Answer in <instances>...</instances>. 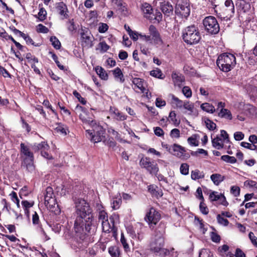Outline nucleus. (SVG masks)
Instances as JSON below:
<instances>
[{"mask_svg": "<svg viewBox=\"0 0 257 257\" xmlns=\"http://www.w3.org/2000/svg\"><path fill=\"white\" fill-rule=\"evenodd\" d=\"M191 178L193 180L203 179L204 178V173L202 171L196 169L191 171Z\"/></svg>", "mask_w": 257, "mask_h": 257, "instance_id": "nucleus-33", "label": "nucleus"}, {"mask_svg": "<svg viewBox=\"0 0 257 257\" xmlns=\"http://www.w3.org/2000/svg\"><path fill=\"white\" fill-rule=\"evenodd\" d=\"M172 77L175 83H181L184 80V77L182 75H179L175 72L172 73Z\"/></svg>", "mask_w": 257, "mask_h": 257, "instance_id": "nucleus-51", "label": "nucleus"}, {"mask_svg": "<svg viewBox=\"0 0 257 257\" xmlns=\"http://www.w3.org/2000/svg\"><path fill=\"white\" fill-rule=\"evenodd\" d=\"M199 209L203 214L207 215L209 213V209L206 204L204 203V201H201L200 203Z\"/></svg>", "mask_w": 257, "mask_h": 257, "instance_id": "nucleus-53", "label": "nucleus"}, {"mask_svg": "<svg viewBox=\"0 0 257 257\" xmlns=\"http://www.w3.org/2000/svg\"><path fill=\"white\" fill-rule=\"evenodd\" d=\"M148 191L153 196L157 198L161 197L163 195L162 190L160 189H159L157 186L153 185L148 186Z\"/></svg>", "mask_w": 257, "mask_h": 257, "instance_id": "nucleus-22", "label": "nucleus"}, {"mask_svg": "<svg viewBox=\"0 0 257 257\" xmlns=\"http://www.w3.org/2000/svg\"><path fill=\"white\" fill-rule=\"evenodd\" d=\"M50 41L51 42L52 45L55 49L57 50L60 49L61 46V43L56 36L51 37Z\"/></svg>", "mask_w": 257, "mask_h": 257, "instance_id": "nucleus-37", "label": "nucleus"}, {"mask_svg": "<svg viewBox=\"0 0 257 257\" xmlns=\"http://www.w3.org/2000/svg\"><path fill=\"white\" fill-rule=\"evenodd\" d=\"M49 54L51 55L53 60L55 61L58 67L60 70H63L64 69V66L60 64V62L58 61L57 56L53 52L51 51L49 52Z\"/></svg>", "mask_w": 257, "mask_h": 257, "instance_id": "nucleus-50", "label": "nucleus"}, {"mask_svg": "<svg viewBox=\"0 0 257 257\" xmlns=\"http://www.w3.org/2000/svg\"><path fill=\"white\" fill-rule=\"evenodd\" d=\"M189 165L187 163H183L180 167V171L181 174L187 175L189 174Z\"/></svg>", "mask_w": 257, "mask_h": 257, "instance_id": "nucleus-44", "label": "nucleus"}, {"mask_svg": "<svg viewBox=\"0 0 257 257\" xmlns=\"http://www.w3.org/2000/svg\"><path fill=\"white\" fill-rule=\"evenodd\" d=\"M248 237L252 244L257 247V237L254 235L252 232H250L248 234Z\"/></svg>", "mask_w": 257, "mask_h": 257, "instance_id": "nucleus-64", "label": "nucleus"}, {"mask_svg": "<svg viewBox=\"0 0 257 257\" xmlns=\"http://www.w3.org/2000/svg\"><path fill=\"white\" fill-rule=\"evenodd\" d=\"M221 159L228 163L234 164L236 162V159L234 157L228 155H223L221 157Z\"/></svg>", "mask_w": 257, "mask_h": 257, "instance_id": "nucleus-43", "label": "nucleus"}, {"mask_svg": "<svg viewBox=\"0 0 257 257\" xmlns=\"http://www.w3.org/2000/svg\"><path fill=\"white\" fill-rule=\"evenodd\" d=\"M244 185L249 188H255L257 189V182L253 180H246L244 182Z\"/></svg>", "mask_w": 257, "mask_h": 257, "instance_id": "nucleus-63", "label": "nucleus"}, {"mask_svg": "<svg viewBox=\"0 0 257 257\" xmlns=\"http://www.w3.org/2000/svg\"><path fill=\"white\" fill-rule=\"evenodd\" d=\"M93 127H94L93 130H88L86 131L87 135L93 143H96L101 142L104 138L105 129L96 123Z\"/></svg>", "mask_w": 257, "mask_h": 257, "instance_id": "nucleus-8", "label": "nucleus"}, {"mask_svg": "<svg viewBox=\"0 0 257 257\" xmlns=\"http://www.w3.org/2000/svg\"><path fill=\"white\" fill-rule=\"evenodd\" d=\"M191 9L188 0H178L175 10L176 16L187 19L190 14Z\"/></svg>", "mask_w": 257, "mask_h": 257, "instance_id": "nucleus-6", "label": "nucleus"}, {"mask_svg": "<svg viewBox=\"0 0 257 257\" xmlns=\"http://www.w3.org/2000/svg\"><path fill=\"white\" fill-rule=\"evenodd\" d=\"M186 152L185 148L174 144L172 145L170 153L182 160H187L190 157V155Z\"/></svg>", "mask_w": 257, "mask_h": 257, "instance_id": "nucleus-14", "label": "nucleus"}, {"mask_svg": "<svg viewBox=\"0 0 257 257\" xmlns=\"http://www.w3.org/2000/svg\"><path fill=\"white\" fill-rule=\"evenodd\" d=\"M98 45L101 53L106 52L110 48L109 46L105 41L100 42Z\"/></svg>", "mask_w": 257, "mask_h": 257, "instance_id": "nucleus-56", "label": "nucleus"}, {"mask_svg": "<svg viewBox=\"0 0 257 257\" xmlns=\"http://www.w3.org/2000/svg\"><path fill=\"white\" fill-rule=\"evenodd\" d=\"M108 29V26L105 23H100L99 24L98 31L100 33H104Z\"/></svg>", "mask_w": 257, "mask_h": 257, "instance_id": "nucleus-60", "label": "nucleus"}, {"mask_svg": "<svg viewBox=\"0 0 257 257\" xmlns=\"http://www.w3.org/2000/svg\"><path fill=\"white\" fill-rule=\"evenodd\" d=\"M75 110L77 112L80 113L79 114V118L84 123L88 124L91 126L96 124V121L94 119V115L92 113H88L85 107L77 105L75 107Z\"/></svg>", "mask_w": 257, "mask_h": 257, "instance_id": "nucleus-10", "label": "nucleus"}, {"mask_svg": "<svg viewBox=\"0 0 257 257\" xmlns=\"http://www.w3.org/2000/svg\"><path fill=\"white\" fill-rule=\"evenodd\" d=\"M147 18L151 21H156L158 22H159L162 20V15L161 12L157 10H155V11H153L151 15L147 16Z\"/></svg>", "mask_w": 257, "mask_h": 257, "instance_id": "nucleus-30", "label": "nucleus"}, {"mask_svg": "<svg viewBox=\"0 0 257 257\" xmlns=\"http://www.w3.org/2000/svg\"><path fill=\"white\" fill-rule=\"evenodd\" d=\"M211 240L213 242L218 243L220 241V236L215 232H211L210 234Z\"/></svg>", "mask_w": 257, "mask_h": 257, "instance_id": "nucleus-62", "label": "nucleus"}, {"mask_svg": "<svg viewBox=\"0 0 257 257\" xmlns=\"http://www.w3.org/2000/svg\"><path fill=\"white\" fill-rule=\"evenodd\" d=\"M147 170L150 172V174L157 175V173L159 171V168L157 164L152 162L151 163V165H150L149 168H148Z\"/></svg>", "mask_w": 257, "mask_h": 257, "instance_id": "nucleus-42", "label": "nucleus"}, {"mask_svg": "<svg viewBox=\"0 0 257 257\" xmlns=\"http://www.w3.org/2000/svg\"><path fill=\"white\" fill-rule=\"evenodd\" d=\"M135 86L138 88L140 91L144 93L146 91V88L144 86V81L140 78H134L132 81Z\"/></svg>", "mask_w": 257, "mask_h": 257, "instance_id": "nucleus-29", "label": "nucleus"}, {"mask_svg": "<svg viewBox=\"0 0 257 257\" xmlns=\"http://www.w3.org/2000/svg\"><path fill=\"white\" fill-rule=\"evenodd\" d=\"M26 58L30 63H38V59L35 56L32 55L31 53H28L26 54Z\"/></svg>", "mask_w": 257, "mask_h": 257, "instance_id": "nucleus-57", "label": "nucleus"}, {"mask_svg": "<svg viewBox=\"0 0 257 257\" xmlns=\"http://www.w3.org/2000/svg\"><path fill=\"white\" fill-rule=\"evenodd\" d=\"M218 115L221 118H224L229 120H231L232 118L230 111L226 108L220 109L218 113Z\"/></svg>", "mask_w": 257, "mask_h": 257, "instance_id": "nucleus-35", "label": "nucleus"}, {"mask_svg": "<svg viewBox=\"0 0 257 257\" xmlns=\"http://www.w3.org/2000/svg\"><path fill=\"white\" fill-rule=\"evenodd\" d=\"M166 228V224L165 222L163 221L160 222L155 230V237H164L163 236L165 233Z\"/></svg>", "mask_w": 257, "mask_h": 257, "instance_id": "nucleus-20", "label": "nucleus"}, {"mask_svg": "<svg viewBox=\"0 0 257 257\" xmlns=\"http://www.w3.org/2000/svg\"><path fill=\"white\" fill-rule=\"evenodd\" d=\"M109 113L113 118L117 121H123L127 118V115L114 107H110Z\"/></svg>", "mask_w": 257, "mask_h": 257, "instance_id": "nucleus-17", "label": "nucleus"}, {"mask_svg": "<svg viewBox=\"0 0 257 257\" xmlns=\"http://www.w3.org/2000/svg\"><path fill=\"white\" fill-rule=\"evenodd\" d=\"M236 5L240 11L244 13L248 11L250 9L249 4L244 0H238Z\"/></svg>", "mask_w": 257, "mask_h": 257, "instance_id": "nucleus-27", "label": "nucleus"}, {"mask_svg": "<svg viewBox=\"0 0 257 257\" xmlns=\"http://www.w3.org/2000/svg\"><path fill=\"white\" fill-rule=\"evenodd\" d=\"M111 71L116 81H119L120 83L124 82L125 79L120 68L117 67Z\"/></svg>", "mask_w": 257, "mask_h": 257, "instance_id": "nucleus-23", "label": "nucleus"}, {"mask_svg": "<svg viewBox=\"0 0 257 257\" xmlns=\"http://www.w3.org/2000/svg\"><path fill=\"white\" fill-rule=\"evenodd\" d=\"M165 241L164 237H155L150 244V250L161 256H166L169 253V249L165 248Z\"/></svg>", "mask_w": 257, "mask_h": 257, "instance_id": "nucleus-5", "label": "nucleus"}, {"mask_svg": "<svg viewBox=\"0 0 257 257\" xmlns=\"http://www.w3.org/2000/svg\"><path fill=\"white\" fill-rule=\"evenodd\" d=\"M184 42L188 45L197 44L201 39V35L198 27L191 25L185 28L182 32Z\"/></svg>", "mask_w": 257, "mask_h": 257, "instance_id": "nucleus-2", "label": "nucleus"}, {"mask_svg": "<svg viewBox=\"0 0 257 257\" xmlns=\"http://www.w3.org/2000/svg\"><path fill=\"white\" fill-rule=\"evenodd\" d=\"M205 30L211 35L217 34L220 30L219 24L216 19L212 16L205 17L203 20Z\"/></svg>", "mask_w": 257, "mask_h": 257, "instance_id": "nucleus-7", "label": "nucleus"}, {"mask_svg": "<svg viewBox=\"0 0 257 257\" xmlns=\"http://www.w3.org/2000/svg\"><path fill=\"white\" fill-rule=\"evenodd\" d=\"M21 37L25 40L28 45L31 44L36 47L39 46V44H35L32 39L28 35L24 33Z\"/></svg>", "mask_w": 257, "mask_h": 257, "instance_id": "nucleus-48", "label": "nucleus"}, {"mask_svg": "<svg viewBox=\"0 0 257 257\" xmlns=\"http://www.w3.org/2000/svg\"><path fill=\"white\" fill-rule=\"evenodd\" d=\"M216 64L221 71L227 72L235 66L236 58L232 54L224 53L218 56Z\"/></svg>", "mask_w": 257, "mask_h": 257, "instance_id": "nucleus-3", "label": "nucleus"}, {"mask_svg": "<svg viewBox=\"0 0 257 257\" xmlns=\"http://www.w3.org/2000/svg\"><path fill=\"white\" fill-rule=\"evenodd\" d=\"M160 213L154 207H151L147 212L145 216V220L148 223L150 228L154 229L155 225L161 219Z\"/></svg>", "mask_w": 257, "mask_h": 257, "instance_id": "nucleus-9", "label": "nucleus"}, {"mask_svg": "<svg viewBox=\"0 0 257 257\" xmlns=\"http://www.w3.org/2000/svg\"><path fill=\"white\" fill-rule=\"evenodd\" d=\"M108 252L111 257H118L119 255V250L117 246L109 247Z\"/></svg>", "mask_w": 257, "mask_h": 257, "instance_id": "nucleus-39", "label": "nucleus"}, {"mask_svg": "<svg viewBox=\"0 0 257 257\" xmlns=\"http://www.w3.org/2000/svg\"><path fill=\"white\" fill-rule=\"evenodd\" d=\"M21 152L27 158L24 160V163L26 164V167L29 171H32L34 170L33 165L34 155L32 152L30 150L29 147L26 146L24 143L21 144Z\"/></svg>", "mask_w": 257, "mask_h": 257, "instance_id": "nucleus-11", "label": "nucleus"}, {"mask_svg": "<svg viewBox=\"0 0 257 257\" xmlns=\"http://www.w3.org/2000/svg\"><path fill=\"white\" fill-rule=\"evenodd\" d=\"M217 220L219 224L225 226H227L229 224L228 220L227 219L222 217L220 214L217 215Z\"/></svg>", "mask_w": 257, "mask_h": 257, "instance_id": "nucleus-55", "label": "nucleus"}, {"mask_svg": "<svg viewBox=\"0 0 257 257\" xmlns=\"http://www.w3.org/2000/svg\"><path fill=\"white\" fill-rule=\"evenodd\" d=\"M112 4L115 5L118 10L121 11L124 15L127 14L126 5L122 0H111Z\"/></svg>", "mask_w": 257, "mask_h": 257, "instance_id": "nucleus-19", "label": "nucleus"}, {"mask_svg": "<svg viewBox=\"0 0 257 257\" xmlns=\"http://www.w3.org/2000/svg\"><path fill=\"white\" fill-rule=\"evenodd\" d=\"M149 34H150L152 41L155 44L162 45L163 41L160 34L156 27L153 25L150 26L149 28Z\"/></svg>", "mask_w": 257, "mask_h": 257, "instance_id": "nucleus-15", "label": "nucleus"}, {"mask_svg": "<svg viewBox=\"0 0 257 257\" xmlns=\"http://www.w3.org/2000/svg\"><path fill=\"white\" fill-rule=\"evenodd\" d=\"M120 242L123 246V247L124 249V251L126 252L130 251V248L128 244L126 241V238L124 237V236L123 234H121L120 237Z\"/></svg>", "mask_w": 257, "mask_h": 257, "instance_id": "nucleus-46", "label": "nucleus"}, {"mask_svg": "<svg viewBox=\"0 0 257 257\" xmlns=\"http://www.w3.org/2000/svg\"><path fill=\"white\" fill-rule=\"evenodd\" d=\"M160 6L162 12L165 15L169 16L173 14V6L169 2L163 1L160 2Z\"/></svg>", "mask_w": 257, "mask_h": 257, "instance_id": "nucleus-18", "label": "nucleus"}, {"mask_svg": "<svg viewBox=\"0 0 257 257\" xmlns=\"http://www.w3.org/2000/svg\"><path fill=\"white\" fill-rule=\"evenodd\" d=\"M95 71L99 77L103 80H106L108 79V75L105 70L101 67L97 66L95 68Z\"/></svg>", "mask_w": 257, "mask_h": 257, "instance_id": "nucleus-34", "label": "nucleus"}, {"mask_svg": "<svg viewBox=\"0 0 257 257\" xmlns=\"http://www.w3.org/2000/svg\"><path fill=\"white\" fill-rule=\"evenodd\" d=\"M183 108L189 111V114H194L197 115L198 113L194 108V103L190 102L188 100L184 101V104L183 105Z\"/></svg>", "mask_w": 257, "mask_h": 257, "instance_id": "nucleus-25", "label": "nucleus"}, {"mask_svg": "<svg viewBox=\"0 0 257 257\" xmlns=\"http://www.w3.org/2000/svg\"><path fill=\"white\" fill-rule=\"evenodd\" d=\"M152 162L149 158H142L140 161V165L147 169L149 168L150 165H151Z\"/></svg>", "mask_w": 257, "mask_h": 257, "instance_id": "nucleus-47", "label": "nucleus"}, {"mask_svg": "<svg viewBox=\"0 0 257 257\" xmlns=\"http://www.w3.org/2000/svg\"><path fill=\"white\" fill-rule=\"evenodd\" d=\"M187 142L188 144L192 146H198L199 144L197 140V136L193 135L191 137H189L187 139Z\"/></svg>", "mask_w": 257, "mask_h": 257, "instance_id": "nucleus-49", "label": "nucleus"}, {"mask_svg": "<svg viewBox=\"0 0 257 257\" xmlns=\"http://www.w3.org/2000/svg\"><path fill=\"white\" fill-rule=\"evenodd\" d=\"M234 13V6L232 0H225L222 14L219 13L218 17L224 21L229 20Z\"/></svg>", "mask_w": 257, "mask_h": 257, "instance_id": "nucleus-12", "label": "nucleus"}, {"mask_svg": "<svg viewBox=\"0 0 257 257\" xmlns=\"http://www.w3.org/2000/svg\"><path fill=\"white\" fill-rule=\"evenodd\" d=\"M169 118L172 121L174 124L177 126L180 123V121H178L176 118V114L175 111H171L170 112Z\"/></svg>", "mask_w": 257, "mask_h": 257, "instance_id": "nucleus-52", "label": "nucleus"}, {"mask_svg": "<svg viewBox=\"0 0 257 257\" xmlns=\"http://www.w3.org/2000/svg\"><path fill=\"white\" fill-rule=\"evenodd\" d=\"M55 9L58 14L61 17L62 20L67 19L69 17L68 14L69 11L67 5L63 2L55 4Z\"/></svg>", "mask_w": 257, "mask_h": 257, "instance_id": "nucleus-16", "label": "nucleus"}, {"mask_svg": "<svg viewBox=\"0 0 257 257\" xmlns=\"http://www.w3.org/2000/svg\"><path fill=\"white\" fill-rule=\"evenodd\" d=\"M212 144L213 147L217 150H220L223 147V141L218 136L212 139Z\"/></svg>", "mask_w": 257, "mask_h": 257, "instance_id": "nucleus-31", "label": "nucleus"}, {"mask_svg": "<svg viewBox=\"0 0 257 257\" xmlns=\"http://www.w3.org/2000/svg\"><path fill=\"white\" fill-rule=\"evenodd\" d=\"M81 45L83 47L87 48L93 46L94 38L88 30H82L81 33Z\"/></svg>", "mask_w": 257, "mask_h": 257, "instance_id": "nucleus-13", "label": "nucleus"}, {"mask_svg": "<svg viewBox=\"0 0 257 257\" xmlns=\"http://www.w3.org/2000/svg\"><path fill=\"white\" fill-rule=\"evenodd\" d=\"M122 203L121 197L119 195L116 197H114L111 201V207L113 210H116L119 208Z\"/></svg>", "mask_w": 257, "mask_h": 257, "instance_id": "nucleus-26", "label": "nucleus"}, {"mask_svg": "<svg viewBox=\"0 0 257 257\" xmlns=\"http://www.w3.org/2000/svg\"><path fill=\"white\" fill-rule=\"evenodd\" d=\"M224 179L225 177L224 176L218 173L213 174L210 176L211 180L213 182L214 184L216 186L219 185Z\"/></svg>", "mask_w": 257, "mask_h": 257, "instance_id": "nucleus-28", "label": "nucleus"}, {"mask_svg": "<svg viewBox=\"0 0 257 257\" xmlns=\"http://www.w3.org/2000/svg\"><path fill=\"white\" fill-rule=\"evenodd\" d=\"M34 149L35 151L40 150L41 152L44 150H48L49 149V146L46 142H42L41 143L35 145L34 146Z\"/></svg>", "mask_w": 257, "mask_h": 257, "instance_id": "nucleus-38", "label": "nucleus"}, {"mask_svg": "<svg viewBox=\"0 0 257 257\" xmlns=\"http://www.w3.org/2000/svg\"><path fill=\"white\" fill-rule=\"evenodd\" d=\"M150 75L152 76H153L156 78H160V79H163V77L162 76L163 75L161 70L157 68L155 70H153L150 71Z\"/></svg>", "mask_w": 257, "mask_h": 257, "instance_id": "nucleus-45", "label": "nucleus"}, {"mask_svg": "<svg viewBox=\"0 0 257 257\" xmlns=\"http://www.w3.org/2000/svg\"><path fill=\"white\" fill-rule=\"evenodd\" d=\"M142 10L145 15V17L146 18L147 16L151 15V14H152L154 11L152 6L147 3H145L142 5Z\"/></svg>", "mask_w": 257, "mask_h": 257, "instance_id": "nucleus-36", "label": "nucleus"}, {"mask_svg": "<svg viewBox=\"0 0 257 257\" xmlns=\"http://www.w3.org/2000/svg\"><path fill=\"white\" fill-rule=\"evenodd\" d=\"M200 107L203 111L210 113H214L216 110L213 105L207 102L202 103Z\"/></svg>", "mask_w": 257, "mask_h": 257, "instance_id": "nucleus-32", "label": "nucleus"}, {"mask_svg": "<svg viewBox=\"0 0 257 257\" xmlns=\"http://www.w3.org/2000/svg\"><path fill=\"white\" fill-rule=\"evenodd\" d=\"M169 100L170 101V103L171 104H175L176 105V107L181 108L183 107V105L184 104V101H182L179 99V98L175 96L173 94H169L168 95Z\"/></svg>", "mask_w": 257, "mask_h": 257, "instance_id": "nucleus-24", "label": "nucleus"}, {"mask_svg": "<svg viewBox=\"0 0 257 257\" xmlns=\"http://www.w3.org/2000/svg\"><path fill=\"white\" fill-rule=\"evenodd\" d=\"M1 204L4 205L3 211L6 210L8 212L10 213L11 210L10 204L7 202L6 199H3L1 201Z\"/></svg>", "mask_w": 257, "mask_h": 257, "instance_id": "nucleus-59", "label": "nucleus"}, {"mask_svg": "<svg viewBox=\"0 0 257 257\" xmlns=\"http://www.w3.org/2000/svg\"><path fill=\"white\" fill-rule=\"evenodd\" d=\"M98 220L99 221H101L102 223V221H105V220H108V216L107 213L104 211H101L99 212L98 215Z\"/></svg>", "mask_w": 257, "mask_h": 257, "instance_id": "nucleus-58", "label": "nucleus"}, {"mask_svg": "<svg viewBox=\"0 0 257 257\" xmlns=\"http://www.w3.org/2000/svg\"><path fill=\"white\" fill-rule=\"evenodd\" d=\"M66 26H67L68 30L71 33L73 32L77 29V28L76 27V25H75L73 19L69 20L66 22Z\"/></svg>", "mask_w": 257, "mask_h": 257, "instance_id": "nucleus-40", "label": "nucleus"}, {"mask_svg": "<svg viewBox=\"0 0 257 257\" xmlns=\"http://www.w3.org/2000/svg\"><path fill=\"white\" fill-rule=\"evenodd\" d=\"M182 92L187 98H190L192 96V91L188 86H184L182 89Z\"/></svg>", "mask_w": 257, "mask_h": 257, "instance_id": "nucleus-61", "label": "nucleus"}, {"mask_svg": "<svg viewBox=\"0 0 257 257\" xmlns=\"http://www.w3.org/2000/svg\"><path fill=\"white\" fill-rule=\"evenodd\" d=\"M75 219L74 229L76 233L86 234L91 233L92 221L94 219L92 209L84 199H78L75 201Z\"/></svg>", "mask_w": 257, "mask_h": 257, "instance_id": "nucleus-1", "label": "nucleus"}, {"mask_svg": "<svg viewBox=\"0 0 257 257\" xmlns=\"http://www.w3.org/2000/svg\"><path fill=\"white\" fill-rule=\"evenodd\" d=\"M45 205L48 208L57 214L60 212V209L56 202L52 187H48L44 193Z\"/></svg>", "mask_w": 257, "mask_h": 257, "instance_id": "nucleus-4", "label": "nucleus"}, {"mask_svg": "<svg viewBox=\"0 0 257 257\" xmlns=\"http://www.w3.org/2000/svg\"><path fill=\"white\" fill-rule=\"evenodd\" d=\"M47 12L44 8H41L39 10V12L38 14V19L40 21H43L46 18Z\"/></svg>", "mask_w": 257, "mask_h": 257, "instance_id": "nucleus-54", "label": "nucleus"}, {"mask_svg": "<svg viewBox=\"0 0 257 257\" xmlns=\"http://www.w3.org/2000/svg\"><path fill=\"white\" fill-rule=\"evenodd\" d=\"M109 220L112 223L111 224L109 222L108 220H105L104 222L102 221L101 223L102 230L104 232H109L111 230H112L114 226V220L112 216L109 217Z\"/></svg>", "mask_w": 257, "mask_h": 257, "instance_id": "nucleus-21", "label": "nucleus"}, {"mask_svg": "<svg viewBox=\"0 0 257 257\" xmlns=\"http://www.w3.org/2000/svg\"><path fill=\"white\" fill-rule=\"evenodd\" d=\"M204 122L207 128L209 130L213 131L216 128V124L208 118H205Z\"/></svg>", "mask_w": 257, "mask_h": 257, "instance_id": "nucleus-41", "label": "nucleus"}]
</instances>
